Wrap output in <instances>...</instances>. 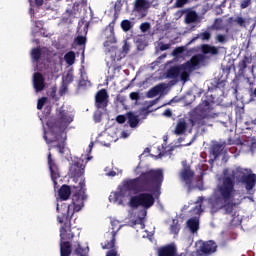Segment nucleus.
Segmentation results:
<instances>
[{
	"instance_id": "obj_1",
	"label": "nucleus",
	"mask_w": 256,
	"mask_h": 256,
	"mask_svg": "<svg viewBox=\"0 0 256 256\" xmlns=\"http://www.w3.org/2000/svg\"><path fill=\"white\" fill-rule=\"evenodd\" d=\"M249 173L251 171L245 168L225 169L223 171L221 183L217 185L212 196L208 199L212 213H217L223 207H225L226 213H231L233 207L241 205L243 199L235 190V181L237 183H245Z\"/></svg>"
},
{
	"instance_id": "obj_2",
	"label": "nucleus",
	"mask_w": 256,
	"mask_h": 256,
	"mask_svg": "<svg viewBox=\"0 0 256 256\" xmlns=\"http://www.w3.org/2000/svg\"><path fill=\"white\" fill-rule=\"evenodd\" d=\"M163 183V170H149L141 173L138 178L124 180L119 186L118 192H113L109 196L110 203H123L125 197H131L135 193H143L144 191L153 192L161 187Z\"/></svg>"
},
{
	"instance_id": "obj_3",
	"label": "nucleus",
	"mask_w": 256,
	"mask_h": 256,
	"mask_svg": "<svg viewBox=\"0 0 256 256\" xmlns=\"http://www.w3.org/2000/svg\"><path fill=\"white\" fill-rule=\"evenodd\" d=\"M73 123V116L69 114L63 107L57 109L56 118H50L46 125L48 132L44 130V140L51 149H56L58 153H65V145H67V133L65 129Z\"/></svg>"
},
{
	"instance_id": "obj_4",
	"label": "nucleus",
	"mask_w": 256,
	"mask_h": 256,
	"mask_svg": "<svg viewBox=\"0 0 256 256\" xmlns=\"http://www.w3.org/2000/svg\"><path fill=\"white\" fill-rule=\"evenodd\" d=\"M85 187V182H80V193L75 194L72 197V204H62L61 206L57 205V211H60L61 215L58 216L59 223H63L64 221H70V219L73 217L75 212H79L84 207V201L87 199V196L85 195V190L83 188Z\"/></svg>"
},
{
	"instance_id": "obj_5",
	"label": "nucleus",
	"mask_w": 256,
	"mask_h": 256,
	"mask_svg": "<svg viewBox=\"0 0 256 256\" xmlns=\"http://www.w3.org/2000/svg\"><path fill=\"white\" fill-rule=\"evenodd\" d=\"M205 61V56L197 54L180 66H172L166 72V79H177L181 75V71H194Z\"/></svg>"
},
{
	"instance_id": "obj_6",
	"label": "nucleus",
	"mask_w": 256,
	"mask_h": 256,
	"mask_svg": "<svg viewBox=\"0 0 256 256\" xmlns=\"http://www.w3.org/2000/svg\"><path fill=\"white\" fill-rule=\"evenodd\" d=\"M155 204V198L149 193H142L130 198V207H143L144 209H150Z\"/></svg>"
},
{
	"instance_id": "obj_7",
	"label": "nucleus",
	"mask_w": 256,
	"mask_h": 256,
	"mask_svg": "<svg viewBox=\"0 0 256 256\" xmlns=\"http://www.w3.org/2000/svg\"><path fill=\"white\" fill-rule=\"evenodd\" d=\"M119 19V15L117 13L114 14L113 20L106 26L102 35L106 39L104 42V47H111V45H115L117 43V38L115 37V23Z\"/></svg>"
},
{
	"instance_id": "obj_8",
	"label": "nucleus",
	"mask_w": 256,
	"mask_h": 256,
	"mask_svg": "<svg viewBox=\"0 0 256 256\" xmlns=\"http://www.w3.org/2000/svg\"><path fill=\"white\" fill-rule=\"evenodd\" d=\"M156 151V154H151V149L145 148L143 153L140 155V159H147V157H151L152 159L171 157V155H173V151H175V147L172 146L168 150H165V146L160 145L156 148Z\"/></svg>"
},
{
	"instance_id": "obj_9",
	"label": "nucleus",
	"mask_w": 256,
	"mask_h": 256,
	"mask_svg": "<svg viewBox=\"0 0 256 256\" xmlns=\"http://www.w3.org/2000/svg\"><path fill=\"white\" fill-rule=\"evenodd\" d=\"M107 105H109V94L106 89H101L95 95V106L97 109H107Z\"/></svg>"
},
{
	"instance_id": "obj_10",
	"label": "nucleus",
	"mask_w": 256,
	"mask_h": 256,
	"mask_svg": "<svg viewBox=\"0 0 256 256\" xmlns=\"http://www.w3.org/2000/svg\"><path fill=\"white\" fill-rule=\"evenodd\" d=\"M225 146L226 143H219L216 142L212 145L210 149V155L213 157V159H210V161H217L219 157H223L222 161L225 159Z\"/></svg>"
},
{
	"instance_id": "obj_11",
	"label": "nucleus",
	"mask_w": 256,
	"mask_h": 256,
	"mask_svg": "<svg viewBox=\"0 0 256 256\" xmlns=\"http://www.w3.org/2000/svg\"><path fill=\"white\" fill-rule=\"evenodd\" d=\"M200 248L198 250L199 255H212V253H215L217 251V243L213 240H209L206 242H200Z\"/></svg>"
},
{
	"instance_id": "obj_12",
	"label": "nucleus",
	"mask_w": 256,
	"mask_h": 256,
	"mask_svg": "<svg viewBox=\"0 0 256 256\" xmlns=\"http://www.w3.org/2000/svg\"><path fill=\"white\" fill-rule=\"evenodd\" d=\"M111 226H112L111 239L110 241H107L105 245H102V249H113V247H115V237L119 229H121V224H119V221L117 220H112Z\"/></svg>"
},
{
	"instance_id": "obj_13",
	"label": "nucleus",
	"mask_w": 256,
	"mask_h": 256,
	"mask_svg": "<svg viewBox=\"0 0 256 256\" xmlns=\"http://www.w3.org/2000/svg\"><path fill=\"white\" fill-rule=\"evenodd\" d=\"M183 169L182 172L180 173L181 179L186 183V185H191V182L193 181V177H195V172L187 166L186 162L182 163Z\"/></svg>"
},
{
	"instance_id": "obj_14",
	"label": "nucleus",
	"mask_w": 256,
	"mask_h": 256,
	"mask_svg": "<svg viewBox=\"0 0 256 256\" xmlns=\"http://www.w3.org/2000/svg\"><path fill=\"white\" fill-rule=\"evenodd\" d=\"M33 85L37 92L43 91L45 89V77L41 72H35L33 75Z\"/></svg>"
},
{
	"instance_id": "obj_15",
	"label": "nucleus",
	"mask_w": 256,
	"mask_h": 256,
	"mask_svg": "<svg viewBox=\"0 0 256 256\" xmlns=\"http://www.w3.org/2000/svg\"><path fill=\"white\" fill-rule=\"evenodd\" d=\"M69 172L71 177H81L85 173V164L83 162H74L70 166Z\"/></svg>"
},
{
	"instance_id": "obj_16",
	"label": "nucleus",
	"mask_w": 256,
	"mask_h": 256,
	"mask_svg": "<svg viewBox=\"0 0 256 256\" xmlns=\"http://www.w3.org/2000/svg\"><path fill=\"white\" fill-rule=\"evenodd\" d=\"M48 165H49L50 175H51V179L53 181L54 187H57V179H59L60 177L59 167H57V164L55 163V161H49Z\"/></svg>"
},
{
	"instance_id": "obj_17",
	"label": "nucleus",
	"mask_w": 256,
	"mask_h": 256,
	"mask_svg": "<svg viewBox=\"0 0 256 256\" xmlns=\"http://www.w3.org/2000/svg\"><path fill=\"white\" fill-rule=\"evenodd\" d=\"M73 237H74V235H73V232H71V226L65 224L60 229L61 243H63V241H71V239H73Z\"/></svg>"
},
{
	"instance_id": "obj_18",
	"label": "nucleus",
	"mask_w": 256,
	"mask_h": 256,
	"mask_svg": "<svg viewBox=\"0 0 256 256\" xmlns=\"http://www.w3.org/2000/svg\"><path fill=\"white\" fill-rule=\"evenodd\" d=\"M205 119H207V114H196L193 119H190V122L192 127H194V125H198V127H205V125H207Z\"/></svg>"
},
{
	"instance_id": "obj_19",
	"label": "nucleus",
	"mask_w": 256,
	"mask_h": 256,
	"mask_svg": "<svg viewBox=\"0 0 256 256\" xmlns=\"http://www.w3.org/2000/svg\"><path fill=\"white\" fill-rule=\"evenodd\" d=\"M149 7L150 4L147 2V0H135L134 2V11H137V13H141V11L149 9Z\"/></svg>"
},
{
	"instance_id": "obj_20",
	"label": "nucleus",
	"mask_w": 256,
	"mask_h": 256,
	"mask_svg": "<svg viewBox=\"0 0 256 256\" xmlns=\"http://www.w3.org/2000/svg\"><path fill=\"white\" fill-rule=\"evenodd\" d=\"M163 89H165V86L163 84H158L156 86H154L153 88H151L146 96L148 99H153V97H157V95H159V93H161L163 91Z\"/></svg>"
},
{
	"instance_id": "obj_21",
	"label": "nucleus",
	"mask_w": 256,
	"mask_h": 256,
	"mask_svg": "<svg viewBox=\"0 0 256 256\" xmlns=\"http://www.w3.org/2000/svg\"><path fill=\"white\" fill-rule=\"evenodd\" d=\"M198 19H199V15H197V12L193 10H189L186 13L184 21L186 25H191V23H197Z\"/></svg>"
},
{
	"instance_id": "obj_22",
	"label": "nucleus",
	"mask_w": 256,
	"mask_h": 256,
	"mask_svg": "<svg viewBox=\"0 0 256 256\" xmlns=\"http://www.w3.org/2000/svg\"><path fill=\"white\" fill-rule=\"evenodd\" d=\"M60 255L71 256V243L69 241L60 242Z\"/></svg>"
},
{
	"instance_id": "obj_23",
	"label": "nucleus",
	"mask_w": 256,
	"mask_h": 256,
	"mask_svg": "<svg viewBox=\"0 0 256 256\" xmlns=\"http://www.w3.org/2000/svg\"><path fill=\"white\" fill-rule=\"evenodd\" d=\"M187 131V122L183 119H179L175 127V135H184Z\"/></svg>"
},
{
	"instance_id": "obj_24",
	"label": "nucleus",
	"mask_w": 256,
	"mask_h": 256,
	"mask_svg": "<svg viewBox=\"0 0 256 256\" xmlns=\"http://www.w3.org/2000/svg\"><path fill=\"white\" fill-rule=\"evenodd\" d=\"M202 53H204V55H219V48L209 44H204L202 45Z\"/></svg>"
},
{
	"instance_id": "obj_25",
	"label": "nucleus",
	"mask_w": 256,
	"mask_h": 256,
	"mask_svg": "<svg viewBox=\"0 0 256 256\" xmlns=\"http://www.w3.org/2000/svg\"><path fill=\"white\" fill-rule=\"evenodd\" d=\"M127 117H128V124L131 127V129H135V127H137V125H139V116L135 115V113L133 112H128L127 113Z\"/></svg>"
},
{
	"instance_id": "obj_26",
	"label": "nucleus",
	"mask_w": 256,
	"mask_h": 256,
	"mask_svg": "<svg viewBox=\"0 0 256 256\" xmlns=\"http://www.w3.org/2000/svg\"><path fill=\"white\" fill-rule=\"evenodd\" d=\"M187 227L191 233H197L199 231V218H190L187 221Z\"/></svg>"
},
{
	"instance_id": "obj_27",
	"label": "nucleus",
	"mask_w": 256,
	"mask_h": 256,
	"mask_svg": "<svg viewBox=\"0 0 256 256\" xmlns=\"http://www.w3.org/2000/svg\"><path fill=\"white\" fill-rule=\"evenodd\" d=\"M244 183L246 185L247 191H251V189H253V187L256 185V175L249 173V175L246 176Z\"/></svg>"
},
{
	"instance_id": "obj_28",
	"label": "nucleus",
	"mask_w": 256,
	"mask_h": 256,
	"mask_svg": "<svg viewBox=\"0 0 256 256\" xmlns=\"http://www.w3.org/2000/svg\"><path fill=\"white\" fill-rule=\"evenodd\" d=\"M59 197L62 201H67L71 197V188L67 185L62 186L59 190Z\"/></svg>"
},
{
	"instance_id": "obj_29",
	"label": "nucleus",
	"mask_w": 256,
	"mask_h": 256,
	"mask_svg": "<svg viewBox=\"0 0 256 256\" xmlns=\"http://www.w3.org/2000/svg\"><path fill=\"white\" fill-rule=\"evenodd\" d=\"M199 107L203 113H209L213 109L211 107V102H209L207 99L202 100V103L199 105Z\"/></svg>"
},
{
	"instance_id": "obj_30",
	"label": "nucleus",
	"mask_w": 256,
	"mask_h": 256,
	"mask_svg": "<svg viewBox=\"0 0 256 256\" xmlns=\"http://www.w3.org/2000/svg\"><path fill=\"white\" fill-rule=\"evenodd\" d=\"M247 63H251V58L244 56L243 59L238 63L239 71H244L247 69Z\"/></svg>"
},
{
	"instance_id": "obj_31",
	"label": "nucleus",
	"mask_w": 256,
	"mask_h": 256,
	"mask_svg": "<svg viewBox=\"0 0 256 256\" xmlns=\"http://www.w3.org/2000/svg\"><path fill=\"white\" fill-rule=\"evenodd\" d=\"M41 55H43V53L41 52V48H33L31 51V57L33 59V61H35L36 63L39 61V59H41Z\"/></svg>"
},
{
	"instance_id": "obj_32",
	"label": "nucleus",
	"mask_w": 256,
	"mask_h": 256,
	"mask_svg": "<svg viewBox=\"0 0 256 256\" xmlns=\"http://www.w3.org/2000/svg\"><path fill=\"white\" fill-rule=\"evenodd\" d=\"M122 31H124V33H127L129 31H131V29H133V23H131V21L129 20H123L120 24Z\"/></svg>"
},
{
	"instance_id": "obj_33",
	"label": "nucleus",
	"mask_w": 256,
	"mask_h": 256,
	"mask_svg": "<svg viewBox=\"0 0 256 256\" xmlns=\"http://www.w3.org/2000/svg\"><path fill=\"white\" fill-rule=\"evenodd\" d=\"M64 59L67 65H73L75 63V52L70 51L64 55Z\"/></svg>"
},
{
	"instance_id": "obj_34",
	"label": "nucleus",
	"mask_w": 256,
	"mask_h": 256,
	"mask_svg": "<svg viewBox=\"0 0 256 256\" xmlns=\"http://www.w3.org/2000/svg\"><path fill=\"white\" fill-rule=\"evenodd\" d=\"M170 231L174 235H179V231H181V226L179 225L178 220H173L172 225L170 226Z\"/></svg>"
},
{
	"instance_id": "obj_35",
	"label": "nucleus",
	"mask_w": 256,
	"mask_h": 256,
	"mask_svg": "<svg viewBox=\"0 0 256 256\" xmlns=\"http://www.w3.org/2000/svg\"><path fill=\"white\" fill-rule=\"evenodd\" d=\"M191 73H193V71L181 70L180 71V79H181V81H184V83H187V81L189 80V77H191Z\"/></svg>"
},
{
	"instance_id": "obj_36",
	"label": "nucleus",
	"mask_w": 256,
	"mask_h": 256,
	"mask_svg": "<svg viewBox=\"0 0 256 256\" xmlns=\"http://www.w3.org/2000/svg\"><path fill=\"white\" fill-rule=\"evenodd\" d=\"M205 200V198H203V196H200L198 197L197 201H196V205H199V206H196L194 211L195 213H201L203 210L201 209V203H203V201Z\"/></svg>"
},
{
	"instance_id": "obj_37",
	"label": "nucleus",
	"mask_w": 256,
	"mask_h": 256,
	"mask_svg": "<svg viewBox=\"0 0 256 256\" xmlns=\"http://www.w3.org/2000/svg\"><path fill=\"white\" fill-rule=\"evenodd\" d=\"M189 3V0H176L174 7L176 9H181L182 7H185Z\"/></svg>"
},
{
	"instance_id": "obj_38",
	"label": "nucleus",
	"mask_w": 256,
	"mask_h": 256,
	"mask_svg": "<svg viewBox=\"0 0 256 256\" xmlns=\"http://www.w3.org/2000/svg\"><path fill=\"white\" fill-rule=\"evenodd\" d=\"M150 29H151V24L149 22H144L140 25V31H142V33H147V31Z\"/></svg>"
},
{
	"instance_id": "obj_39",
	"label": "nucleus",
	"mask_w": 256,
	"mask_h": 256,
	"mask_svg": "<svg viewBox=\"0 0 256 256\" xmlns=\"http://www.w3.org/2000/svg\"><path fill=\"white\" fill-rule=\"evenodd\" d=\"M45 103H47V97H42V98L38 99L37 109L39 111H41V109H43V106L45 105Z\"/></svg>"
},
{
	"instance_id": "obj_40",
	"label": "nucleus",
	"mask_w": 256,
	"mask_h": 256,
	"mask_svg": "<svg viewBox=\"0 0 256 256\" xmlns=\"http://www.w3.org/2000/svg\"><path fill=\"white\" fill-rule=\"evenodd\" d=\"M75 253L76 255L87 256V249L81 248V246L78 244V248H76Z\"/></svg>"
},
{
	"instance_id": "obj_41",
	"label": "nucleus",
	"mask_w": 256,
	"mask_h": 256,
	"mask_svg": "<svg viewBox=\"0 0 256 256\" xmlns=\"http://www.w3.org/2000/svg\"><path fill=\"white\" fill-rule=\"evenodd\" d=\"M77 45H85V43H87V38L84 36H77L75 39Z\"/></svg>"
},
{
	"instance_id": "obj_42",
	"label": "nucleus",
	"mask_w": 256,
	"mask_h": 256,
	"mask_svg": "<svg viewBox=\"0 0 256 256\" xmlns=\"http://www.w3.org/2000/svg\"><path fill=\"white\" fill-rule=\"evenodd\" d=\"M215 87L217 89H225V80H221V79L216 80Z\"/></svg>"
},
{
	"instance_id": "obj_43",
	"label": "nucleus",
	"mask_w": 256,
	"mask_h": 256,
	"mask_svg": "<svg viewBox=\"0 0 256 256\" xmlns=\"http://www.w3.org/2000/svg\"><path fill=\"white\" fill-rule=\"evenodd\" d=\"M234 23H237L240 27H245V19L241 16H238L235 20Z\"/></svg>"
},
{
	"instance_id": "obj_44",
	"label": "nucleus",
	"mask_w": 256,
	"mask_h": 256,
	"mask_svg": "<svg viewBox=\"0 0 256 256\" xmlns=\"http://www.w3.org/2000/svg\"><path fill=\"white\" fill-rule=\"evenodd\" d=\"M141 215L142 216L139 218V221H140V225H141L142 229H144L145 224L143 223V219H145V217H147V210H142Z\"/></svg>"
},
{
	"instance_id": "obj_45",
	"label": "nucleus",
	"mask_w": 256,
	"mask_h": 256,
	"mask_svg": "<svg viewBox=\"0 0 256 256\" xmlns=\"http://www.w3.org/2000/svg\"><path fill=\"white\" fill-rule=\"evenodd\" d=\"M200 37L203 41H209V39H211V33H209L208 31L202 32L200 34Z\"/></svg>"
},
{
	"instance_id": "obj_46",
	"label": "nucleus",
	"mask_w": 256,
	"mask_h": 256,
	"mask_svg": "<svg viewBox=\"0 0 256 256\" xmlns=\"http://www.w3.org/2000/svg\"><path fill=\"white\" fill-rule=\"evenodd\" d=\"M116 121L117 123H119L120 125H123V123H125V121H127V118L125 117V115H118L116 117Z\"/></svg>"
},
{
	"instance_id": "obj_47",
	"label": "nucleus",
	"mask_w": 256,
	"mask_h": 256,
	"mask_svg": "<svg viewBox=\"0 0 256 256\" xmlns=\"http://www.w3.org/2000/svg\"><path fill=\"white\" fill-rule=\"evenodd\" d=\"M249 5H251V0H243L240 3V8L241 9H247V7H249Z\"/></svg>"
},
{
	"instance_id": "obj_48",
	"label": "nucleus",
	"mask_w": 256,
	"mask_h": 256,
	"mask_svg": "<svg viewBox=\"0 0 256 256\" xmlns=\"http://www.w3.org/2000/svg\"><path fill=\"white\" fill-rule=\"evenodd\" d=\"M68 88H67V84H63L60 89H59V95L63 96L66 94Z\"/></svg>"
},
{
	"instance_id": "obj_49",
	"label": "nucleus",
	"mask_w": 256,
	"mask_h": 256,
	"mask_svg": "<svg viewBox=\"0 0 256 256\" xmlns=\"http://www.w3.org/2000/svg\"><path fill=\"white\" fill-rule=\"evenodd\" d=\"M130 99L132 101H139V92H131L130 93Z\"/></svg>"
},
{
	"instance_id": "obj_50",
	"label": "nucleus",
	"mask_w": 256,
	"mask_h": 256,
	"mask_svg": "<svg viewBox=\"0 0 256 256\" xmlns=\"http://www.w3.org/2000/svg\"><path fill=\"white\" fill-rule=\"evenodd\" d=\"M117 101L119 103H121V105H125V101H127V97L123 96V95H118L116 97Z\"/></svg>"
},
{
	"instance_id": "obj_51",
	"label": "nucleus",
	"mask_w": 256,
	"mask_h": 256,
	"mask_svg": "<svg viewBox=\"0 0 256 256\" xmlns=\"http://www.w3.org/2000/svg\"><path fill=\"white\" fill-rule=\"evenodd\" d=\"M228 145H241L243 146V143H241V140H231V138L228 139Z\"/></svg>"
},
{
	"instance_id": "obj_52",
	"label": "nucleus",
	"mask_w": 256,
	"mask_h": 256,
	"mask_svg": "<svg viewBox=\"0 0 256 256\" xmlns=\"http://www.w3.org/2000/svg\"><path fill=\"white\" fill-rule=\"evenodd\" d=\"M91 83L89 80H85V78H82L80 81H79V87H87V85Z\"/></svg>"
},
{
	"instance_id": "obj_53",
	"label": "nucleus",
	"mask_w": 256,
	"mask_h": 256,
	"mask_svg": "<svg viewBox=\"0 0 256 256\" xmlns=\"http://www.w3.org/2000/svg\"><path fill=\"white\" fill-rule=\"evenodd\" d=\"M225 35L223 34H218L217 37H216V41H218V43H225Z\"/></svg>"
},
{
	"instance_id": "obj_54",
	"label": "nucleus",
	"mask_w": 256,
	"mask_h": 256,
	"mask_svg": "<svg viewBox=\"0 0 256 256\" xmlns=\"http://www.w3.org/2000/svg\"><path fill=\"white\" fill-rule=\"evenodd\" d=\"M168 49H171V44H161L160 45V51H167Z\"/></svg>"
},
{
	"instance_id": "obj_55",
	"label": "nucleus",
	"mask_w": 256,
	"mask_h": 256,
	"mask_svg": "<svg viewBox=\"0 0 256 256\" xmlns=\"http://www.w3.org/2000/svg\"><path fill=\"white\" fill-rule=\"evenodd\" d=\"M163 115L164 117H173V112L171 111V109H166L164 112H163Z\"/></svg>"
},
{
	"instance_id": "obj_56",
	"label": "nucleus",
	"mask_w": 256,
	"mask_h": 256,
	"mask_svg": "<svg viewBox=\"0 0 256 256\" xmlns=\"http://www.w3.org/2000/svg\"><path fill=\"white\" fill-rule=\"evenodd\" d=\"M106 256H119V253H117L116 249H112L107 252Z\"/></svg>"
},
{
	"instance_id": "obj_57",
	"label": "nucleus",
	"mask_w": 256,
	"mask_h": 256,
	"mask_svg": "<svg viewBox=\"0 0 256 256\" xmlns=\"http://www.w3.org/2000/svg\"><path fill=\"white\" fill-rule=\"evenodd\" d=\"M121 7H122L121 1H116L114 5L115 11H121Z\"/></svg>"
},
{
	"instance_id": "obj_58",
	"label": "nucleus",
	"mask_w": 256,
	"mask_h": 256,
	"mask_svg": "<svg viewBox=\"0 0 256 256\" xmlns=\"http://www.w3.org/2000/svg\"><path fill=\"white\" fill-rule=\"evenodd\" d=\"M94 121H95V123H101V114L100 113L94 114Z\"/></svg>"
},
{
	"instance_id": "obj_59",
	"label": "nucleus",
	"mask_w": 256,
	"mask_h": 256,
	"mask_svg": "<svg viewBox=\"0 0 256 256\" xmlns=\"http://www.w3.org/2000/svg\"><path fill=\"white\" fill-rule=\"evenodd\" d=\"M50 97H52V99H55V97H57V88H52V91L50 92Z\"/></svg>"
},
{
	"instance_id": "obj_60",
	"label": "nucleus",
	"mask_w": 256,
	"mask_h": 256,
	"mask_svg": "<svg viewBox=\"0 0 256 256\" xmlns=\"http://www.w3.org/2000/svg\"><path fill=\"white\" fill-rule=\"evenodd\" d=\"M83 159H86V161H91V159H93V156H91V154H85V155H82V161Z\"/></svg>"
},
{
	"instance_id": "obj_61",
	"label": "nucleus",
	"mask_w": 256,
	"mask_h": 256,
	"mask_svg": "<svg viewBox=\"0 0 256 256\" xmlns=\"http://www.w3.org/2000/svg\"><path fill=\"white\" fill-rule=\"evenodd\" d=\"M187 13V10H179L176 12V17H183Z\"/></svg>"
},
{
	"instance_id": "obj_62",
	"label": "nucleus",
	"mask_w": 256,
	"mask_h": 256,
	"mask_svg": "<svg viewBox=\"0 0 256 256\" xmlns=\"http://www.w3.org/2000/svg\"><path fill=\"white\" fill-rule=\"evenodd\" d=\"M129 44L126 42L124 45H123V51L124 53H129Z\"/></svg>"
},
{
	"instance_id": "obj_63",
	"label": "nucleus",
	"mask_w": 256,
	"mask_h": 256,
	"mask_svg": "<svg viewBox=\"0 0 256 256\" xmlns=\"http://www.w3.org/2000/svg\"><path fill=\"white\" fill-rule=\"evenodd\" d=\"M255 149H256V142H252V144L250 145L251 153H255Z\"/></svg>"
},
{
	"instance_id": "obj_64",
	"label": "nucleus",
	"mask_w": 256,
	"mask_h": 256,
	"mask_svg": "<svg viewBox=\"0 0 256 256\" xmlns=\"http://www.w3.org/2000/svg\"><path fill=\"white\" fill-rule=\"evenodd\" d=\"M66 81H68V83H72V81H73V76L70 75V74H67V76H66Z\"/></svg>"
}]
</instances>
